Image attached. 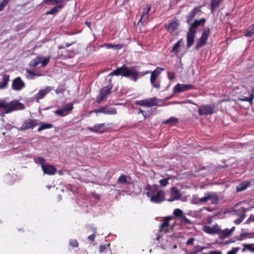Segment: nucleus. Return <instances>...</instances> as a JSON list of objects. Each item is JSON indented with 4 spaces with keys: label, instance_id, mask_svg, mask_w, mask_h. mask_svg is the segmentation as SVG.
<instances>
[{
    "label": "nucleus",
    "instance_id": "nucleus-1",
    "mask_svg": "<svg viewBox=\"0 0 254 254\" xmlns=\"http://www.w3.org/2000/svg\"><path fill=\"white\" fill-rule=\"evenodd\" d=\"M109 75H122L126 77L129 78L130 79L134 82H136L139 78V74L134 67L129 68L123 64L121 67H118L110 72Z\"/></svg>",
    "mask_w": 254,
    "mask_h": 254
},
{
    "label": "nucleus",
    "instance_id": "nucleus-2",
    "mask_svg": "<svg viewBox=\"0 0 254 254\" xmlns=\"http://www.w3.org/2000/svg\"><path fill=\"white\" fill-rule=\"evenodd\" d=\"M208 200H211V204H216L219 200V197L216 192H207L205 196L199 199L201 203H205Z\"/></svg>",
    "mask_w": 254,
    "mask_h": 254
},
{
    "label": "nucleus",
    "instance_id": "nucleus-3",
    "mask_svg": "<svg viewBox=\"0 0 254 254\" xmlns=\"http://www.w3.org/2000/svg\"><path fill=\"white\" fill-rule=\"evenodd\" d=\"M210 34V31L209 27L204 29L202 32L201 37L197 41L196 44L194 47L195 50H198L201 47L205 45Z\"/></svg>",
    "mask_w": 254,
    "mask_h": 254
},
{
    "label": "nucleus",
    "instance_id": "nucleus-4",
    "mask_svg": "<svg viewBox=\"0 0 254 254\" xmlns=\"http://www.w3.org/2000/svg\"><path fill=\"white\" fill-rule=\"evenodd\" d=\"M216 106L214 104L211 105L207 104L204 106L202 108H199L198 113L200 116L208 115L216 113Z\"/></svg>",
    "mask_w": 254,
    "mask_h": 254
},
{
    "label": "nucleus",
    "instance_id": "nucleus-5",
    "mask_svg": "<svg viewBox=\"0 0 254 254\" xmlns=\"http://www.w3.org/2000/svg\"><path fill=\"white\" fill-rule=\"evenodd\" d=\"M38 124L37 120L28 119L23 122L22 125L18 128V130L23 131L28 129H32L36 127Z\"/></svg>",
    "mask_w": 254,
    "mask_h": 254
},
{
    "label": "nucleus",
    "instance_id": "nucleus-6",
    "mask_svg": "<svg viewBox=\"0 0 254 254\" xmlns=\"http://www.w3.org/2000/svg\"><path fill=\"white\" fill-rule=\"evenodd\" d=\"M112 87V84H109L101 89L100 91V96L97 98V102L98 104H100L111 93Z\"/></svg>",
    "mask_w": 254,
    "mask_h": 254
},
{
    "label": "nucleus",
    "instance_id": "nucleus-7",
    "mask_svg": "<svg viewBox=\"0 0 254 254\" xmlns=\"http://www.w3.org/2000/svg\"><path fill=\"white\" fill-rule=\"evenodd\" d=\"M150 200L155 203H160L165 200V192L164 190H160L152 195Z\"/></svg>",
    "mask_w": 254,
    "mask_h": 254
},
{
    "label": "nucleus",
    "instance_id": "nucleus-8",
    "mask_svg": "<svg viewBox=\"0 0 254 254\" xmlns=\"http://www.w3.org/2000/svg\"><path fill=\"white\" fill-rule=\"evenodd\" d=\"M72 103H68L64 105L62 109H58L55 112L56 115L61 117H64L68 115L70 112L73 109Z\"/></svg>",
    "mask_w": 254,
    "mask_h": 254
},
{
    "label": "nucleus",
    "instance_id": "nucleus-9",
    "mask_svg": "<svg viewBox=\"0 0 254 254\" xmlns=\"http://www.w3.org/2000/svg\"><path fill=\"white\" fill-rule=\"evenodd\" d=\"M25 86V83L20 77H17L12 80L11 88L15 91H20Z\"/></svg>",
    "mask_w": 254,
    "mask_h": 254
},
{
    "label": "nucleus",
    "instance_id": "nucleus-10",
    "mask_svg": "<svg viewBox=\"0 0 254 254\" xmlns=\"http://www.w3.org/2000/svg\"><path fill=\"white\" fill-rule=\"evenodd\" d=\"M194 86L192 84H177L173 88L174 93H180L193 88Z\"/></svg>",
    "mask_w": 254,
    "mask_h": 254
},
{
    "label": "nucleus",
    "instance_id": "nucleus-11",
    "mask_svg": "<svg viewBox=\"0 0 254 254\" xmlns=\"http://www.w3.org/2000/svg\"><path fill=\"white\" fill-rule=\"evenodd\" d=\"M159 186L156 184L151 185L147 184L145 187V190L146 191V195L148 197H151L152 195L155 194L159 190Z\"/></svg>",
    "mask_w": 254,
    "mask_h": 254
},
{
    "label": "nucleus",
    "instance_id": "nucleus-12",
    "mask_svg": "<svg viewBox=\"0 0 254 254\" xmlns=\"http://www.w3.org/2000/svg\"><path fill=\"white\" fill-rule=\"evenodd\" d=\"M87 129L91 132L103 133L106 129V125L105 123L96 124L92 127H87Z\"/></svg>",
    "mask_w": 254,
    "mask_h": 254
},
{
    "label": "nucleus",
    "instance_id": "nucleus-13",
    "mask_svg": "<svg viewBox=\"0 0 254 254\" xmlns=\"http://www.w3.org/2000/svg\"><path fill=\"white\" fill-rule=\"evenodd\" d=\"M171 218L170 217H167L164 219L163 222L160 224V231L167 233L173 230V227L170 226L169 222Z\"/></svg>",
    "mask_w": 254,
    "mask_h": 254
},
{
    "label": "nucleus",
    "instance_id": "nucleus-14",
    "mask_svg": "<svg viewBox=\"0 0 254 254\" xmlns=\"http://www.w3.org/2000/svg\"><path fill=\"white\" fill-rule=\"evenodd\" d=\"M42 169L44 174L48 175H54L57 172L56 168L54 166L49 164L42 165Z\"/></svg>",
    "mask_w": 254,
    "mask_h": 254
},
{
    "label": "nucleus",
    "instance_id": "nucleus-15",
    "mask_svg": "<svg viewBox=\"0 0 254 254\" xmlns=\"http://www.w3.org/2000/svg\"><path fill=\"white\" fill-rule=\"evenodd\" d=\"M173 214L176 217L181 218L187 224H191L192 222L190 221L183 213L182 210L179 208H176L174 210Z\"/></svg>",
    "mask_w": 254,
    "mask_h": 254
},
{
    "label": "nucleus",
    "instance_id": "nucleus-16",
    "mask_svg": "<svg viewBox=\"0 0 254 254\" xmlns=\"http://www.w3.org/2000/svg\"><path fill=\"white\" fill-rule=\"evenodd\" d=\"M95 112L96 113H102L105 114L109 115H115L117 114V111L115 109L108 107L107 106L100 107L98 109L95 110Z\"/></svg>",
    "mask_w": 254,
    "mask_h": 254
},
{
    "label": "nucleus",
    "instance_id": "nucleus-17",
    "mask_svg": "<svg viewBox=\"0 0 254 254\" xmlns=\"http://www.w3.org/2000/svg\"><path fill=\"white\" fill-rule=\"evenodd\" d=\"M171 197L168 199L169 202H172L176 200L179 199L182 195L179 190L176 187H172L171 188Z\"/></svg>",
    "mask_w": 254,
    "mask_h": 254
},
{
    "label": "nucleus",
    "instance_id": "nucleus-18",
    "mask_svg": "<svg viewBox=\"0 0 254 254\" xmlns=\"http://www.w3.org/2000/svg\"><path fill=\"white\" fill-rule=\"evenodd\" d=\"M196 31H191L189 30L187 33V48H189L192 46L194 41Z\"/></svg>",
    "mask_w": 254,
    "mask_h": 254
},
{
    "label": "nucleus",
    "instance_id": "nucleus-19",
    "mask_svg": "<svg viewBox=\"0 0 254 254\" xmlns=\"http://www.w3.org/2000/svg\"><path fill=\"white\" fill-rule=\"evenodd\" d=\"M164 70V68L157 67L155 69L151 71L150 77V82H153L154 80H157L159 75L160 74L161 72Z\"/></svg>",
    "mask_w": 254,
    "mask_h": 254
},
{
    "label": "nucleus",
    "instance_id": "nucleus-20",
    "mask_svg": "<svg viewBox=\"0 0 254 254\" xmlns=\"http://www.w3.org/2000/svg\"><path fill=\"white\" fill-rule=\"evenodd\" d=\"M66 5L65 2H61L56 5L55 7L51 9L49 11L46 12V15H55L58 13L60 10L63 8Z\"/></svg>",
    "mask_w": 254,
    "mask_h": 254
},
{
    "label": "nucleus",
    "instance_id": "nucleus-21",
    "mask_svg": "<svg viewBox=\"0 0 254 254\" xmlns=\"http://www.w3.org/2000/svg\"><path fill=\"white\" fill-rule=\"evenodd\" d=\"M52 90L50 87L48 86L44 89H42L39 91L38 93L35 96V99L36 102L42 99L44 96L48 94Z\"/></svg>",
    "mask_w": 254,
    "mask_h": 254
},
{
    "label": "nucleus",
    "instance_id": "nucleus-22",
    "mask_svg": "<svg viewBox=\"0 0 254 254\" xmlns=\"http://www.w3.org/2000/svg\"><path fill=\"white\" fill-rule=\"evenodd\" d=\"M205 18H201L200 20H195L191 24L189 28V30L191 31H195V29L198 26H200L201 24H204L205 22Z\"/></svg>",
    "mask_w": 254,
    "mask_h": 254
},
{
    "label": "nucleus",
    "instance_id": "nucleus-23",
    "mask_svg": "<svg viewBox=\"0 0 254 254\" xmlns=\"http://www.w3.org/2000/svg\"><path fill=\"white\" fill-rule=\"evenodd\" d=\"M151 10V6L150 4H146V8L143 11L141 17L139 20V22L143 23L148 17V13Z\"/></svg>",
    "mask_w": 254,
    "mask_h": 254
},
{
    "label": "nucleus",
    "instance_id": "nucleus-24",
    "mask_svg": "<svg viewBox=\"0 0 254 254\" xmlns=\"http://www.w3.org/2000/svg\"><path fill=\"white\" fill-rule=\"evenodd\" d=\"M201 6L195 7L191 11H190L188 15V22L193 19L194 17L201 10Z\"/></svg>",
    "mask_w": 254,
    "mask_h": 254
},
{
    "label": "nucleus",
    "instance_id": "nucleus-25",
    "mask_svg": "<svg viewBox=\"0 0 254 254\" xmlns=\"http://www.w3.org/2000/svg\"><path fill=\"white\" fill-rule=\"evenodd\" d=\"M178 25L179 23L174 21L166 25L165 28L170 33H173L177 30Z\"/></svg>",
    "mask_w": 254,
    "mask_h": 254
},
{
    "label": "nucleus",
    "instance_id": "nucleus-26",
    "mask_svg": "<svg viewBox=\"0 0 254 254\" xmlns=\"http://www.w3.org/2000/svg\"><path fill=\"white\" fill-rule=\"evenodd\" d=\"M218 229L219 228L217 227H211L209 226H203V230L204 232L209 234H217L218 233Z\"/></svg>",
    "mask_w": 254,
    "mask_h": 254
},
{
    "label": "nucleus",
    "instance_id": "nucleus-27",
    "mask_svg": "<svg viewBox=\"0 0 254 254\" xmlns=\"http://www.w3.org/2000/svg\"><path fill=\"white\" fill-rule=\"evenodd\" d=\"M241 213L240 214V217L239 218L236 219L234 221V223L236 225H239L241 222H242V221L244 220V219L246 216V213L247 212L246 208L244 207H242L241 208Z\"/></svg>",
    "mask_w": 254,
    "mask_h": 254
},
{
    "label": "nucleus",
    "instance_id": "nucleus-28",
    "mask_svg": "<svg viewBox=\"0 0 254 254\" xmlns=\"http://www.w3.org/2000/svg\"><path fill=\"white\" fill-rule=\"evenodd\" d=\"M183 45V38L180 39L173 46L171 50V52L178 54L180 52V48Z\"/></svg>",
    "mask_w": 254,
    "mask_h": 254
},
{
    "label": "nucleus",
    "instance_id": "nucleus-29",
    "mask_svg": "<svg viewBox=\"0 0 254 254\" xmlns=\"http://www.w3.org/2000/svg\"><path fill=\"white\" fill-rule=\"evenodd\" d=\"M10 76L7 74H4L2 77V80L0 82V89H5L7 88L8 82L9 81Z\"/></svg>",
    "mask_w": 254,
    "mask_h": 254
},
{
    "label": "nucleus",
    "instance_id": "nucleus-30",
    "mask_svg": "<svg viewBox=\"0 0 254 254\" xmlns=\"http://www.w3.org/2000/svg\"><path fill=\"white\" fill-rule=\"evenodd\" d=\"M218 233L217 234L219 236V238L221 240H223L226 238H227L231 236L229 233L228 229H226L223 230H221L220 228L218 229Z\"/></svg>",
    "mask_w": 254,
    "mask_h": 254
},
{
    "label": "nucleus",
    "instance_id": "nucleus-31",
    "mask_svg": "<svg viewBox=\"0 0 254 254\" xmlns=\"http://www.w3.org/2000/svg\"><path fill=\"white\" fill-rule=\"evenodd\" d=\"M251 182L246 181L243 182L239 186L237 187V191L238 192L243 191L247 189L250 186Z\"/></svg>",
    "mask_w": 254,
    "mask_h": 254
},
{
    "label": "nucleus",
    "instance_id": "nucleus-32",
    "mask_svg": "<svg viewBox=\"0 0 254 254\" xmlns=\"http://www.w3.org/2000/svg\"><path fill=\"white\" fill-rule=\"evenodd\" d=\"M128 178L129 179H130L129 177H127L124 174H122L118 178L117 182L118 184L123 185L129 184V182L127 180Z\"/></svg>",
    "mask_w": 254,
    "mask_h": 254
},
{
    "label": "nucleus",
    "instance_id": "nucleus-33",
    "mask_svg": "<svg viewBox=\"0 0 254 254\" xmlns=\"http://www.w3.org/2000/svg\"><path fill=\"white\" fill-rule=\"evenodd\" d=\"M110 244L100 245L99 248V253H106L107 251H109L110 254H112L111 250L110 248Z\"/></svg>",
    "mask_w": 254,
    "mask_h": 254
},
{
    "label": "nucleus",
    "instance_id": "nucleus-34",
    "mask_svg": "<svg viewBox=\"0 0 254 254\" xmlns=\"http://www.w3.org/2000/svg\"><path fill=\"white\" fill-rule=\"evenodd\" d=\"M146 107H153L157 104V99L156 97H153L146 99Z\"/></svg>",
    "mask_w": 254,
    "mask_h": 254
},
{
    "label": "nucleus",
    "instance_id": "nucleus-35",
    "mask_svg": "<svg viewBox=\"0 0 254 254\" xmlns=\"http://www.w3.org/2000/svg\"><path fill=\"white\" fill-rule=\"evenodd\" d=\"M254 35V23L250 25L246 30L245 36L251 37Z\"/></svg>",
    "mask_w": 254,
    "mask_h": 254
},
{
    "label": "nucleus",
    "instance_id": "nucleus-36",
    "mask_svg": "<svg viewBox=\"0 0 254 254\" xmlns=\"http://www.w3.org/2000/svg\"><path fill=\"white\" fill-rule=\"evenodd\" d=\"M41 62V58L37 57L36 58L32 60L29 63V66L31 67H35Z\"/></svg>",
    "mask_w": 254,
    "mask_h": 254
},
{
    "label": "nucleus",
    "instance_id": "nucleus-37",
    "mask_svg": "<svg viewBox=\"0 0 254 254\" xmlns=\"http://www.w3.org/2000/svg\"><path fill=\"white\" fill-rule=\"evenodd\" d=\"M11 103L14 109V111L17 110H22L24 108L23 104L20 103L19 101H14L11 102Z\"/></svg>",
    "mask_w": 254,
    "mask_h": 254
},
{
    "label": "nucleus",
    "instance_id": "nucleus-38",
    "mask_svg": "<svg viewBox=\"0 0 254 254\" xmlns=\"http://www.w3.org/2000/svg\"><path fill=\"white\" fill-rule=\"evenodd\" d=\"M205 248V247H201L200 246L198 245L196 246L193 250L190 251L189 254H197L201 253Z\"/></svg>",
    "mask_w": 254,
    "mask_h": 254
},
{
    "label": "nucleus",
    "instance_id": "nucleus-39",
    "mask_svg": "<svg viewBox=\"0 0 254 254\" xmlns=\"http://www.w3.org/2000/svg\"><path fill=\"white\" fill-rule=\"evenodd\" d=\"M221 0H211V10L213 12L215 9L219 6Z\"/></svg>",
    "mask_w": 254,
    "mask_h": 254
},
{
    "label": "nucleus",
    "instance_id": "nucleus-40",
    "mask_svg": "<svg viewBox=\"0 0 254 254\" xmlns=\"http://www.w3.org/2000/svg\"><path fill=\"white\" fill-rule=\"evenodd\" d=\"M53 125L49 123H43L38 128L37 131L40 132L46 129H49L53 127Z\"/></svg>",
    "mask_w": 254,
    "mask_h": 254
},
{
    "label": "nucleus",
    "instance_id": "nucleus-41",
    "mask_svg": "<svg viewBox=\"0 0 254 254\" xmlns=\"http://www.w3.org/2000/svg\"><path fill=\"white\" fill-rule=\"evenodd\" d=\"M178 119L175 117H171L163 122L164 124L175 125L178 123Z\"/></svg>",
    "mask_w": 254,
    "mask_h": 254
},
{
    "label": "nucleus",
    "instance_id": "nucleus-42",
    "mask_svg": "<svg viewBox=\"0 0 254 254\" xmlns=\"http://www.w3.org/2000/svg\"><path fill=\"white\" fill-rule=\"evenodd\" d=\"M106 47L108 49L112 48L117 50L121 49L123 48L124 45L123 44H108L106 45Z\"/></svg>",
    "mask_w": 254,
    "mask_h": 254
},
{
    "label": "nucleus",
    "instance_id": "nucleus-43",
    "mask_svg": "<svg viewBox=\"0 0 254 254\" xmlns=\"http://www.w3.org/2000/svg\"><path fill=\"white\" fill-rule=\"evenodd\" d=\"M91 232L92 234L88 237V239L91 242L94 241L96 234V229L93 227L91 228Z\"/></svg>",
    "mask_w": 254,
    "mask_h": 254
},
{
    "label": "nucleus",
    "instance_id": "nucleus-44",
    "mask_svg": "<svg viewBox=\"0 0 254 254\" xmlns=\"http://www.w3.org/2000/svg\"><path fill=\"white\" fill-rule=\"evenodd\" d=\"M254 98V94H251L249 97H243L240 98V100L243 101L249 102L251 104L253 103V100Z\"/></svg>",
    "mask_w": 254,
    "mask_h": 254
},
{
    "label": "nucleus",
    "instance_id": "nucleus-45",
    "mask_svg": "<svg viewBox=\"0 0 254 254\" xmlns=\"http://www.w3.org/2000/svg\"><path fill=\"white\" fill-rule=\"evenodd\" d=\"M150 83L153 87L157 89H159L161 87L160 81L158 79L150 82Z\"/></svg>",
    "mask_w": 254,
    "mask_h": 254
},
{
    "label": "nucleus",
    "instance_id": "nucleus-46",
    "mask_svg": "<svg viewBox=\"0 0 254 254\" xmlns=\"http://www.w3.org/2000/svg\"><path fill=\"white\" fill-rule=\"evenodd\" d=\"M69 244L70 246L73 248H77L79 246L78 242L76 239H70Z\"/></svg>",
    "mask_w": 254,
    "mask_h": 254
},
{
    "label": "nucleus",
    "instance_id": "nucleus-47",
    "mask_svg": "<svg viewBox=\"0 0 254 254\" xmlns=\"http://www.w3.org/2000/svg\"><path fill=\"white\" fill-rule=\"evenodd\" d=\"M6 110L5 112V113L7 114L14 111V109L11 103L6 104Z\"/></svg>",
    "mask_w": 254,
    "mask_h": 254
},
{
    "label": "nucleus",
    "instance_id": "nucleus-48",
    "mask_svg": "<svg viewBox=\"0 0 254 254\" xmlns=\"http://www.w3.org/2000/svg\"><path fill=\"white\" fill-rule=\"evenodd\" d=\"M35 161L36 163H40L41 164V167L42 165H45V160L42 157H38L35 159Z\"/></svg>",
    "mask_w": 254,
    "mask_h": 254
},
{
    "label": "nucleus",
    "instance_id": "nucleus-49",
    "mask_svg": "<svg viewBox=\"0 0 254 254\" xmlns=\"http://www.w3.org/2000/svg\"><path fill=\"white\" fill-rule=\"evenodd\" d=\"M169 178H165L159 181V183L163 187H165L168 184Z\"/></svg>",
    "mask_w": 254,
    "mask_h": 254
},
{
    "label": "nucleus",
    "instance_id": "nucleus-50",
    "mask_svg": "<svg viewBox=\"0 0 254 254\" xmlns=\"http://www.w3.org/2000/svg\"><path fill=\"white\" fill-rule=\"evenodd\" d=\"M135 104L146 107V99L136 101Z\"/></svg>",
    "mask_w": 254,
    "mask_h": 254
},
{
    "label": "nucleus",
    "instance_id": "nucleus-51",
    "mask_svg": "<svg viewBox=\"0 0 254 254\" xmlns=\"http://www.w3.org/2000/svg\"><path fill=\"white\" fill-rule=\"evenodd\" d=\"M49 60H50V58H44L43 59H42L41 58V63H42V67H45L46 65L48 64L49 63Z\"/></svg>",
    "mask_w": 254,
    "mask_h": 254
},
{
    "label": "nucleus",
    "instance_id": "nucleus-52",
    "mask_svg": "<svg viewBox=\"0 0 254 254\" xmlns=\"http://www.w3.org/2000/svg\"><path fill=\"white\" fill-rule=\"evenodd\" d=\"M8 3L7 0H3L0 3V11H2L6 5Z\"/></svg>",
    "mask_w": 254,
    "mask_h": 254
},
{
    "label": "nucleus",
    "instance_id": "nucleus-53",
    "mask_svg": "<svg viewBox=\"0 0 254 254\" xmlns=\"http://www.w3.org/2000/svg\"><path fill=\"white\" fill-rule=\"evenodd\" d=\"M244 247L251 252L254 253V248H253L252 244H244Z\"/></svg>",
    "mask_w": 254,
    "mask_h": 254
},
{
    "label": "nucleus",
    "instance_id": "nucleus-54",
    "mask_svg": "<svg viewBox=\"0 0 254 254\" xmlns=\"http://www.w3.org/2000/svg\"><path fill=\"white\" fill-rule=\"evenodd\" d=\"M239 250V248H234L231 251H229L227 254H236L237 252Z\"/></svg>",
    "mask_w": 254,
    "mask_h": 254
},
{
    "label": "nucleus",
    "instance_id": "nucleus-55",
    "mask_svg": "<svg viewBox=\"0 0 254 254\" xmlns=\"http://www.w3.org/2000/svg\"><path fill=\"white\" fill-rule=\"evenodd\" d=\"M194 241V239L193 238H190L187 240L186 244L187 245H193Z\"/></svg>",
    "mask_w": 254,
    "mask_h": 254
},
{
    "label": "nucleus",
    "instance_id": "nucleus-56",
    "mask_svg": "<svg viewBox=\"0 0 254 254\" xmlns=\"http://www.w3.org/2000/svg\"><path fill=\"white\" fill-rule=\"evenodd\" d=\"M6 104L5 103V102L4 101H0V109H3V108H6Z\"/></svg>",
    "mask_w": 254,
    "mask_h": 254
},
{
    "label": "nucleus",
    "instance_id": "nucleus-57",
    "mask_svg": "<svg viewBox=\"0 0 254 254\" xmlns=\"http://www.w3.org/2000/svg\"><path fill=\"white\" fill-rule=\"evenodd\" d=\"M27 73L29 74H30V75H32V76H38V75H40L39 74L36 73L35 72H34L33 71H31V70H27Z\"/></svg>",
    "mask_w": 254,
    "mask_h": 254
},
{
    "label": "nucleus",
    "instance_id": "nucleus-58",
    "mask_svg": "<svg viewBox=\"0 0 254 254\" xmlns=\"http://www.w3.org/2000/svg\"><path fill=\"white\" fill-rule=\"evenodd\" d=\"M207 254H222L221 251H212L209 252V253H207Z\"/></svg>",
    "mask_w": 254,
    "mask_h": 254
},
{
    "label": "nucleus",
    "instance_id": "nucleus-59",
    "mask_svg": "<svg viewBox=\"0 0 254 254\" xmlns=\"http://www.w3.org/2000/svg\"><path fill=\"white\" fill-rule=\"evenodd\" d=\"M249 221L254 222V215L251 214L250 216V217H249V219H248V220L247 221V222H249Z\"/></svg>",
    "mask_w": 254,
    "mask_h": 254
},
{
    "label": "nucleus",
    "instance_id": "nucleus-60",
    "mask_svg": "<svg viewBox=\"0 0 254 254\" xmlns=\"http://www.w3.org/2000/svg\"><path fill=\"white\" fill-rule=\"evenodd\" d=\"M168 78L170 80H173L175 79V78L174 75V73H172V75H171L170 73H168Z\"/></svg>",
    "mask_w": 254,
    "mask_h": 254
},
{
    "label": "nucleus",
    "instance_id": "nucleus-61",
    "mask_svg": "<svg viewBox=\"0 0 254 254\" xmlns=\"http://www.w3.org/2000/svg\"><path fill=\"white\" fill-rule=\"evenodd\" d=\"M85 24L89 28L91 27V22L88 21H86L85 22Z\"/></svg>",
    "mask_w": 254,
    "mask_h": 254
},
{
    "label": "nucleus",
    "instance_id": "nucleus-62",
    "mask_svg": "<svg viewBox=\"0 0 254 254\" xmlns=\"http://www.w3.org/2000/svg\"><path fill=\"white\" fill-rule=\"evenodd\" d=\"M53 0H44L43 1V3H44V4H49V2L50 1V3L52 4V1H53Z\"/></svg>",
    "mask_w": 254,
    "mask_h": 254
},
{
    "label": "nucleus",
    "instance_id": "nucleus-63",
    "mask_svg": "<svg viewBox=\"0 0 254 254\" xmlns=\"http://www.w3.org/2000/svg\"><path fill=\"white\" fill-rule=\"evenodd\" d=\"M53 0H44L43 1V3H44V4H49V2L50 1V3L52 4V1H53Z\"/></svg>",
    "mask_w": 254,
    "mask_h": 254
},
{
    "label": "nucleus",
    "instance_id": "nucleus-64",
    "mask_svg": "<svg viewBox=\"0 0 254 254\" xmlns=\"http://www.w3.org/2000/svg\"><path fill=\"white\" fill-rule=\"evenodd\" d=\"M235 227H233L230 230H228V231H229V233H230V234L231 235L233 233V232L235 230Z\"/></svg>",
    "mask_w": 254,
    "mask_h": 254
}]
</instances>
